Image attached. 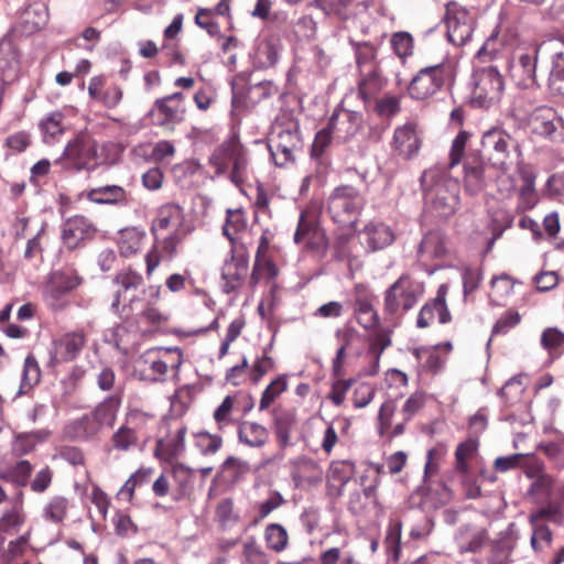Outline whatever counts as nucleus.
I'll list each match as a JSON object with an SVG mask.
<instances>
[{"mask_svg":"<svg viewBox=\"0 0 564 564\" xmlns=\"http://www.w3.org/2000/svg\"><path fill=\"white\" fill-rule=\"evenodd\" d=\"M274 368V360L267 354L258 357L251 367V381L257 384L261 378Z\"/></svg>","mask_w":564,"mask_h":564,"instance_id":"69168bd1","label":"nucleus"},{"mask_svg":"<svg viewBox=\"0 0 564 564\" xmlns=\"http://www.w3.org/2000/svg\"><path fill=\"white\" fill-rule=\"evenodd\" d=\"M210 163L218 174L230 170V181L240 186L249 178V158L247 150L240 141L232 137L217 147L212 156Z\"/></svg>","mask_w":564,"mask_h":564,"instance_id":"20e7f679","label":"nucleus"},{"mask_svg":"<svg viewBox=\"0 0 564 564\" xmlns=\"http://www.w3.org/2000/svg\"><path fill=\"white\" fill-rule=\"evenodd\" d=\"M503 79L497 67L486 66L475 69L470 104L475 108L489 109L498 105L503 94Z\"/></svg>","mask_w":564,"mask_h":564,"instance_id":"0eeeda50","label":"nucleus"},{"mask_svg":"<svg viewBox=\"0 0 564 564\" xmlns=\"http://www.w3.org/2000/svg\"><path fill=\"white\" fill-rule=\"evenodd\" d=\"M80 282L82 279L75 272H52L42 290L44 303L52 311H63L68 305V293L76 289Z\"/></svg>","mask_w":564,"mask_h":564,"instance_id":"f8f14e48","label":"nucleus"},{"mask_svg":"<svg viewBox=\"0 0 564 564\" xmlns=\"http://www.w3.org/2000/svg\"><path fill=\"white\" fill-rule=\"evenodd\" d=\"M361 123V113L338 108L329 118L328 129L336 138L349 140L359 131Z\"/></svg>","mask_w":564,"mask_h":564,"instance_id":"4be33fe9","label":"nucleus"},{"mask_svg":"<svg viewBox=\"0 0 564 564\" xmlns=\"http://www.w3.org/2000/svg\"><path fill=\"white\" fill-rule=\"evenodd\" d=\"M96 155V143L87 134L80 133L67 143L56 163L67 161L77 170L89 169Z\"/></svg>","mask_w":564,"mask_h":564,"instance_id":"f3484780","label":"nucleus"},{"mask_svg":"<svg viewBox=\"0 0 564 564\" xmlns=\"http://www.w3.org/2000/svg\"><path fill=\"white\" fill-rule=\"evenodd\" d=\"M419 252L430 258H442L447 253L446 238L438 230H432L424 235Z\"/></svg>","mask_w":564,"mask_h":564,"instance_id":"79ce46f5","label":"nucleus"},{"mask_svg":"<svg viewBox=\"0 0 564 564\" xmlns=\"http://www.w3.org/2000/svg\"><path fill=\"white\" fill-rule=\"evenodd\" d=\"M413 355L419 361H421L422 358L426 355L424 367L425 369L433 373L440 371L444 366V359L435 350H429L426 348H415L413 350Z\"/></svg>","mask_w":564,"mask_h":564,"instance_id":"e2e57ef3","label":"nucleus"},{"mask_svg":"<svg viewBox=\"0 0 564 564\" xmlns=\"http://www.w3.org/2000/svg\"><path fill=\"white\" fill-rule=\"evenodd\" d=\"M550 85L558 94L564 95V53L554 54L550 72Z\"/></svg>","mask_w":564,"mask_h":564,"instance_id":"3c124183","label":"nucleus"},{"mask_svg":"<svg viewBox=\"0 0 564 564\" xmlns=\"http://www.w3.org/2000/svg\"><path fill=\"white\" fill-rule=\"evenodd\" d=\"M518 173L521 176L522 185L519 192L517 208L523 212L533 208L536 204V193L534 189L535 175L530 169L520 163H518Z\"/></svg>","mask_w":564,"mask_h":564,"instance_id":"c9c22d12","label":"nucleus"},{"mask_svg":"<svg viewBox=\"0 0 564 564\" xmlns=\"http://www.w3.org/2000/svg\"><path fill=\"white\" fill-rule=\"evenodd\" d=\"M541 345L551 351L564 345V333L555 327L546 328L541 336Z\"/></svg>","mask_w":564,"mask_h":564,"instance_id":"774afa93","label":"nucleus"},{"mask_svg":"<svg viewBox=\"0 0 564 564\" xmlns=\"http://www.w3.org/2000/svg\"><path fill=\"white\" fill-rule=\"evenodd\" d=\"M423 294V285L409 275H401L384 292V314L397 317L413 308Z\"/></svg>","mask_w":564,"mask_h":564,"instance_id":"6e6552de","label":"nucleus"},{"mask_svg":"<svg viewBox=\"0 0 564 564\" xmlns=\"http://www.w3.org/2000/svg\"><path fill=\"white\" fill-rule=\"evenodd\" d=\"M375 110L382 118H391L400 112V99L397 96H384L377 100Z\"/></svg>","mask_w":564,"mask_h":564,"instance_id":"13d9d810","label":"nucleus"},{"mask_svg":"<svg viewBox=\"0 0 564 564\" xmlns=\"http://www.w3.org/2000/svg\"><path fill=\"white\" fill-rule=\"evenodd\" d=\"M84 330L66 332L52 340L48 366L55 367L75 360L86 345Z\"/></svg>","mask_w":564,"mask_h":564,"instance_id":"ddd939ff","label":"nucleus"},{"mask_svg":"<svg viewBox=\"0 0 564 564\" xmlns=\"http://www.w3.org/2000/svg\"><path fill=\"white\" fill-rule=\"evenodd\" d=\"M354 312L358 323L365 329H372L379 325V315L373 307V297L366 286H355Z\"/></svg>","mask_w":564,"mask_h":564,"instance_id":"b1692460","label":"nucleus"},{"mask_svg":"<svg viewBox=\"0 0 564 564\" xmlns=\"http://www.w3.org/2000/svg\"><path fill=\"white\" fill-rule=\"evenodd\" d=\"M50 436L47 430H37L18 435L12 442V454L21 457L32 453L36 445L46 441Z\"/></svg>","mask_w":564,"mask_h":564,"instance_id":"ea45409f","label":"nucleus"},{"mask_svg":"<svg viewBox=\"0 0 564 564\" xmlns=\"http://www.w3.org/2000/svg\"><path fill=\"white\" fill-rule=\"evenodd\" d=\"M186 427L182 426L170 433L165 438L159 440L155 446V455L164 460H172L185 449Z\"/></svg>","mask_w":564,"mask_h":564,"instance_id":"2f4dec72","label":"nucleus"},{"mask_svg":"<svg viewBox=\"0 0 564 564\" xmlns=\"http://www.w3.org/2000/svg\"><path fill=\"white\" fill-rule=\"evenodd\" d=\"M402 523L399 520H391L389 522L386 538L384 547L389 560L398 561L400 555Z\"/></svg>","mask_w":564,"mask_h":564,"instance_id":"a18cd8bd","label":"nucleus"},{"mask_svg":"<svg viewBox=\"0 0 564 564\" xmlns=\"http://www.w3.org/2000/svg\"><path fill=\"white\" fill-rule=\"evenodd\" d=\"M276 275L278 269L272 261L257 259L251 273V282L257 284L263 278L267 280H272Z\"/></svg>","mask_w":564,"mask_h":564,"instance_id":"4d7b16f0","label":"nucleus"},{"mask_svg":"<svg viewBox=\"0 0 564 564\" xmlns=\"http://www.w3.org/2000/svg\"><path fill=\"white\" fill-rule=\"evenodd\" d=\"M183 362V352L177 347H155L143 352L138 367L145 379L162 381L169 369L177 372Z\"/></svg>","mask_w":564,"mask_h":564,"instance_id":"1a4fd4ad","label":"nucleus"},{"mask_svg":"<svg viewBox=\"0 0 564 564\" xmlns=\"http://www.w3.org/2000/svg\"><path fill=\"white\" fill-rule=\"evenodd\" d=\"M473 134L462 130L453 140L449 152V167L464 164L465 188L471 195L480 193L487 184L486 164L477 150L470 149Z\"/></svg>","mask_w":564,"mask_h":564,"instance_id":"f257e3e1","label":"nucleus"},{"mask_svg":"<svg viewBox=\"0 0 564 564\" xmlns=\"http://www.w3.org/2000/svg\"><path fill=\"white\" fill-rule=\"evenodd\" d=\"M113 447L118 451H128L137 444L135 432L127 426H121L112 435Z\"/></svg>","mask_w":564,"mask_h":564,"instance_id":"680f3d73","label":"nucleus"},{"mask_svg":"<svg viewBox=\"0 0 564 564\" xmlns=\"http://www.w3.org/2000/svg\"><path fill=\"white\" fill-rule=\"evenodd\" d=\"M539 470L540 466L538 464L535 465L534 471L531 467L527 470V475L529 477L536 476V479L532 482L530 490L534 495L547 497L552 492L553 479L545 474L538 475Z\"/></svg>","mask_w":564,"mask_h":564,"instance_id":"5fc2aeb1","label":"nucleus"},{"mask_svg":"<svg viewBox=\"0 0 564 564\" xmlns=\"http://www.w3.org/2000/svg\"><path fill=\"white\" fill-rule=\"evenodd\" d=\"M172 478L174 482L173 500L181 501L189 497L193 491L194 471L183 464H175L172 467Z\"/></svg>","mask_w":564,"mask_h":564,"instance_id":"473e14b6","label":"nucleus"},{"mask_svg":"<svg viewBox=\"0 0 564 564\" xmlns=\"http://www.w3.org/2000/svg\"><path fill=\"white\" fill-rule=\"evenodd\" d=\"M302 149L300 124L290 115L278 117L269 137V150L276 166L294 162L295 153Z\"/></svg>","mask_w":564,"mask_h":564,"instance_id":"7ed1b4c3","label":"nucleus"},{"mask_svg":"<svg viewBox=\"0 0 564 564\" xmlns=\"http://www.w3.org/2000/svg\"><path fill=\"white\" fill-rule=\"evenodd\" d=\"M529 127L535 134L564 142V120L551 107H538L529 117Z\"/></svg>","mask_w":564,"mask_h":564,"instance_id":"2eb2a0df","label":"nucleus"},{"mask_svg":"<svg viewBox=\"0 0 564 564\" xmlns=\"http://www.w3.org/2000/svg\"><path fill=\"white\" fill-rule=\"evenodd\" d=\"M538 55L539 47L536 45L521 50L514 55L509 72L517 86L528 88L535 84Z\"/></svg>","mask_w":564,"mask_h":564,"instance_id":"dca6fc26","label":"nucleus"},{"mask_svg":"<svg viewBox=\"0 0 564 564\" xmlns=\"http://www.w3.org/2000/svg\"><path fill=\"white\" fill-rule=\"evenodd\" d=\"M359 235L367 249L372 252L390 246L395 238L392 229L381 221L368 223Z\"/></svg>","mask_w":564,"mask_h":564,"instance_id":"a878e982","label":"nucleus"},{"mask_svg":"<svg viewBox=\"0 0 564 564\" xmlns=\"http://www.w3.org/2000/svg\"><path fill=\"white\" fill-rule=\"evenodd\" d=\"M33 466L29 460L21 459L11 467L0 469V479L20 488L26 486L32 474Z\"/></svg>","mask_w":564,"mask_h":564,"instance_id":"a19ab883","label":"nucleus"},{"mask_svg":"<svg viewBox=\"0 0 564 564\" xmlns=\"http://www.w3.org/2000/svg\"><path fill=\"white\" fill-rule=\"evenodd\" d=\"M390 44L398 57L405 59L413 54V37L409 32L400 31L391 35Z\"/></svg>","mask_w":564,"mask_h":564,"instance_id":"de8ad7c7","label":"nucleus"},{"mask_svg":"<svg viewBox=\"0 0 564 564\" xmlns=\"http://www.w3.org/2000/svg\"><path fill=\"white\" fill-rule=\"evenodd\" d=\"M184 225L183 209L175 204H167L162 206L158 216L154 219L151 231L156 235L159 230L172 229L173 231H182Z\"/></svg>","mask_w":564,"mask_h":564,"instance_id":"c85d7f7f","label":"nucleus"},{"mask_svg":"<svg viewBox=\"0 0 564 564\" xmlns=\"http://www.w3.org/2000/svg\"><path fill=\"white\" fill-rule=\"evenodd\" d=\"M453 77L454 67L451 63H441L422 68L411 80L409 94L416 100L427 99L440 91Z\"/></svg>","mask_w":564,"mask_h":564,"instance_id":"9b49d317","label":"nucleus"},{"mask_svg":"<svg viewBox=\"0 0 564 564\" xmlns=\"http://www.w3.org/2000/svg\"><path fill=\"white\" fill-rule=\"evenodd\" d=\"M155 236V245L145 256L147 274L150 276L161 262V254L166 259H173L177 253V247L182 243L185 232L172 231L169 236L159 240L158 234Z\"/></svg>","mask_w":564,"mask_h":564,"instance_id":"a211bd4d","label":"nucleus"},{"mask_svg":"<svg viewBox=\"0 0 564 564\" xmlns=\"http://www.w3.org/2000/svg\"><path fill=\"white\" fill-rule=\"evenodd\" d=\"M183 115L184 107L174 105L165 97L156 99L150 111L152 123L159 127L178 123L183 120Z\"/></svg>","mask_w":564,"mask_h":564,"instance_id":"cd10ccee","label":"nucleus"},{"mask_svg":"<svg viewBox=\"0 0 564 564\" xmlns=\"http://www.w3.org/2000/svg\"><path fill=\"white\" fill-rule=\"evenodd\" d=\"M121 400L110 395L102 400L89 414L83 415L74 423L76 436L89 438L104 427H111L116 421Z\"/></svg>","mask_w":564,"mask_h":564,"instance_id":"9d476101","label":"nucleus"},{"mask_svg":"<svg viewBox=\"0 0 564 564\" xmlns=\"http://www.w3.org/2000/svg\"><path fill=\"white\" fill-rule=\"evenodd\" d=\"M19 61V54L13 43L8 39H2L0 42V68H13Z\"/></svg>","mask_w":564,"mask_h":564,"instance_id":"bf43d9fd","label":"nucleus"},{"mask_svg":"<svg viewBox=\"0 0 564 564\" xmlns=\"http://www.w3.org/2000/svg\"><path fill=\"white\" fill-rule=\"evenodd\" d=\"M446 286L441 285L436 297L430 302L426 303L419 312L417 319H416V326L419 328H425L430 326L431 322L433 321L434 316H438V322L441 324H446L451 321V314L446 305Z\"/></svg>","mask_w":564,"mask_h":564,"instance_id":"393cba45","label":"nucleus"},{"mask_svg":"<svg viewBox=\"0 0 564 564\" xmlns=\"http://www.w3.org/2000/svg\"><path fill=\"white\" fill-rule=\"evenodd\" d=\"M239 442L252 447H263L269 438V431L262 424L257 422L245 421L238 427Z\"/></svg>","mask_w":564,"mask_h":564,"instance_id":"f704fd0d","label":"nucleus"},{"mask_svg":"<svg viewBox=\"0 0 564 564\" xmlns=\"http://www.w3.org/2000/svg\"><path fill=\"white\" fill-rule=\"evenodd\" d=\"M528 455L525 454H512L509 456L497 457L494 462V467L497 471L506 473L518 467H524L529 469Z\"/></svg>","mask_w":564,"mask_h":564,"instance_id":"6e6d98bb","label":"nucleus"},{"mask_svg":"<svg viewBox=\"0 0 564 564\" xmlns=\"http://www.w3.org/2000/svg\"><path fill=\"white\" fill-rule=\"evenodd\" d=\"M86 198L99 205H116L126 203L127 192L119 185H105L87 191Z\"/></svg>","mask_w":564,"mask_h":564,"instance_id":"e433bc0d","label":"nucleus"},{"mask_svg":"<svg viewBox=\"0 0 564 564\" xmlns=\"http://www.w3.org/2000/svg\"><path fill=\"white\" fill-rule=\"evenodd\" d=\"M235 398L227 395L220 405L214 412V419L219 430L225 429L232 422L231 412L234 409Z\"/></svg>","mask_w":564,"mask_h":564,"instance_id":"052dcab7","label":"nucleus"},{"mask_svg":"<svg viewBox=\"0 0 564 564\" xmlns=\"http://www.w3.org/2000/svg\"><path fill=\"white\" fill-rule=\"evenodd\" d=\"M488 539L485 529L475 528L471 525H463L455 534V542L462 553H477L484 546Z\"/></svg>","mask_w":564,"mask_h":564,"instance_id":"c756f323","label":"nucleus"},{"mask_svg":"<svg viewBox=\"0 0 564 564\" xmlns=\"http://www.w3.org/2000/svg\"><path fill=\"white\" fill-rule=\"evenodd\" d=\"M524 388L522 387V376H513L498 391V395L503 400L505 405H512L520 399Z\"/></svg>","mask_w":564,"mask_h":564,"instance_id":"09e8293b","label":"nucleus"},{"mask_svg":"<svg viewBox=\"0 0 564 564\" xmlns=\"http://www.w3.org/2000/svg\"><path fill=\"white\" fill-rule=\"evenodd\" d=\"M68 501L61 496L53 497L43 509V517L52 522L58 523L64 520L67 513Z\"/></svg>","mask_w":564,"mask_h":564,"instance_id":"8fccbe9b","label":"nucleus"},{"mask_svg":"<svg viewBox=\"0 0 564 564\" xmlns=\"http://www.w3.org/2000/svg\"><path fill=\"white\" fill-rule=\"evenodd\" d=\"M296 413L292 409H274L272 412V427L276 442L282 451L291 446V432L296 426Z\"/></svg>","mask_w":564,"mask_h":564,"instance_id":"bb28decb","label":"nucleus"},{"mask_svg":"<svg viewBox=\"0 0 564 564\" xmlns=\"http://www.w3.org/2000/svg\"><path fill=\"white\" fill-rule=\"evenodd\" d=\"M391 345L390 333L386 329H379L370 344L368 356H373L380 359L382 352Z\"/></svg>","mask_w":564,"mask_h":564,"instance_id":"0e129e2a","label":"nucleus"},{"mask_svg":"<svg viewBox=\"0 0 564 564\" xmlns=\"http://www.w3.org/2000/svg\"><path fill=\"white\" fill-rule=\"evenodd\" d=\"M113 282L119 286V289L117 290L115 299L111 303V308L116 313H119L122 292L138 289L142 284L143 278L140 273L133 271L132 269H123L116 274Z\"/></svg>","mask_w":564,"mask_h":564,"instance_id":"4c0bfd02","label":"nucleus"},{"mask_svg":"<svg viewBox=\"0 0 564 564\" xmlns=\"http://www.w3.org/2000/svg\"><path fill=\"white\" fill-rule=\"evenodd\" d=\"M247 227V221L240 210H228L226 224L223 227L224 235L234 242L236 235Z\"/></svg>","mask_w":564,"mask_h":564,"instance_id":"603ef678","label":"nucleus"},{"mask_svg":"<svg viewBox=\"0 0 564 564\" xmlns=\"http://www.w3.org/2000/svg\"><path fill=\"white\" fill-rule=\"evenodd\" d=\"M365 205L360 192L350 185L336 187L328 197L327 209L332 219L341 227H352Z\"/></svg>","mask_w":564,"mask_h":564,"instance_id":"423d86ee","label":"nucleus"},{"mask_svg":"<svg viewBox=\"0 0 564 564\" xmlns=\"http://www.w3.org/2000/svg\"><path fill=\"white\" fill-rule=\"evenodd\" d=\"M64 115L61 111L47 113L39 123L43 142L54 144L64 133Z\"/></svg>","mask_w":564,"mask_h":564,"instance_id":"58836bf2","label":"nucleus"},{"mask_svg":"<svg viewBox=\"0 0 564 564\" xmlns=\"http://www.w3.org/2000/svg\"><path fill=\"white\" fill-rule=\"evenodd\" d=\"M276 87L270 80H263L250 85L246 90L239 91L236 85H232V106L237 109H250L261 100L275 94Z\"/></svg>","mask_w":564,"mask_h":564,"instance_id":"412c9836","label":"nucleus"},{"mask_svg":"<svg viewBox=\"0 0 564 564\" xmlns=\"http://www.w3.org/2000/svg\"><path fill=\"white\" fill-rule=\"evenodd\" d=\"M421 137L416 124L406 122L394 129L391 147L402 158L409 160L419 153Z\"/></svg>","mask_w":564,"mask_h":564,"instance_id":"aec40b11","label":"nucleus"},{"mask_svg":"<svg viewBox=\"0 0 564 564\" xmlns=\"http://www.w3.org/2000/svg\"><path fill=\"white\" fill-rule=\"evenodd\" d=\"M481 145L489 164L500 171H508L513 163L514 152L520 155L518 142L501 127L486 130Z\"/></svg>","mask_w":564,"mask_h":564,"instance_id":"39448f33","label":"nucleus"},{"mask_svg":"<svg viewBox=\"0 0 564 564\" xmlns=\"http://www.w3.org/2000/svg\"><path fill=\"white\" fill-rule=\"evenodd\" d=\"M249 259L245 253L234 254L226 260L221 269L223 291L231 293L238 290L248 274Z\"/></svg>","mask_w":564,"mask_h":564,"instance_id":"5701e85b","label":"nucleus"},{"mask_svg":"<svg viewBox=\"0 0 564 564\" xmlns=\"http://www.w3.org/2000/svg\"><path fill=\"white\" fill-rule=\"evenodd\" d=\"M195 444L204 455L215 454L223 444L219 435L202 431L195 434Z\"/></svg>","mask_w":564,"mask_h":564,"instance_id":"864d4df0","label":"nucleus"},{"mask_svg":"<svg viewBox=\"0 0 564 564\" xmlns=\"http://www.w3.org/2000/svg\"><path fill=\"white\" fill-rule=\"evenodd\" d=\"M264 540L270 550L281 553L288 547L289 534L283 525L279 523H271L268 524L264 530Z\"/></svg>","mask_w":564,"mask_h":564,"instance_id":"c03bdc74","label":"nucleus"},{"mask_svg":"<svg viewBox=\"0 0 564 564\" xmlns=\"http://www.w3.org/2000/svg\"><path fill=\"white\" fill-rule=\"evenodd\" d=\"M447 39L456 46L465 45L473 35L474 17L470 12L457 3H448L446 7Z\"/></svg>","mask_w":564,"mask_h":564,"instance_id":"4468645a","label":"nucleus"},{"mask_svg":"<svg viewBox=\"0 0 564 564\" xmlns=\"http://www.w3.org/2000/svg\"><path fill=\"white\" fill-rule=\"evenodd\" d=\"M424 200L440 217L453 215L459 205V184L440 169L424 171L421 176Z\"/></svg>","mask_w":564,"mask_h":564,"instance_id":"f03ea898","label":"nucleus"},{"mask_svg":"<svg viewBox=\"0 0 564 564\" xmlns=\"http://www.w3.org/2000/svg\"><path fill=\"white\" fill-rule=\"evenodd\" d=\"M48 20V11L44 3L35 2L21 13V31L26 34L42 29Z\"/></svg>","mask_w":564,"mask_h":564,"instance_id":"72a5a7b5","label":"nucleus"},{"mask_svg":"<svg viewBox=\"0 0 564 564\" xmlns=\"http://www.w3.org/2000/svg\"><path fill=\"white\" fill-rule=\"evenodd\" d=\"M288 389V382L284 376L275 378L262 392L259 410H267L278 397H280Z\"/></svg>","mask_w":564,"mask_h":564,"instance_id":"49530a36","label":"nucleus"},{"mask_svg":"<svg viewBox=\"0 0 564 564\" xmlns=\"http://www.w3.org/2000/svg\"><path fill=\"white\" fill-rule=\"evenodd\" d=\"M360 75L361 78L358 84V95L365 104H368L383 89L386 79L379 72L378 67L373 65H371L369 69H360Z\"/></svg>","mask_w":564,"mask_h":564,"instance_id":"7c9ffc66","label":"nucleus"},{"mask_svg":"<svg viewBox=\"0 0 564 564\" xmlns=\"http://www.w3.org/2000/svg\"><path fill=\"white\" fill-rule=\"evenodd\" d=\"M243 556L250 564H265V554L257 544L254 538H249L243 543Z\"/></svg>","mask_w":564,"mask_h":564,"instance_id":"338daca9","label":"nucleus"},{"mask_svg":"<svg viewBox=\"0 0 564 564\" xmlns=\"http://www.w3.org/2000/svg\"><path fill=\"white\" fill-rule=\"evenodd\" d=\"M254 65L258 68H269L279 61V46L273 41H261L253 56Z\"/></svg>","mask_w":564,"mask_h":564,"instance_id":"37998d69","label":"nucleus"},{"mask_svg":"<svg viewBox=\"0 0 564 564\" xmlns=\"http://www.w3.org/2000/svg\"><path fill=\"white\" fill-rule=\"evenodd\" d=\"M96 232L93 223L80 215L67 218L62 225V240L68 249L79 247Z\"/></svg>","mask_w":564,"mask_h":564,"instance_id":"6ab92c4d","label":"nucleus"}]
</instances>
